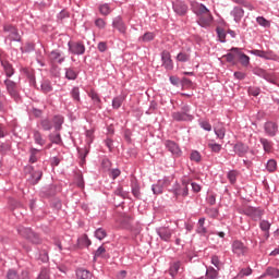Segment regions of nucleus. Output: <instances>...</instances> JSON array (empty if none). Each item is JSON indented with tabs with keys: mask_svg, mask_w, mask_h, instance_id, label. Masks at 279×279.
Wrapping results in <instances>:
<instances>
[{
	"mask_svg": "<svg viewBox=\"0 0 279 279\" xmlns=\"http://www.w3.org/2000/svg\"><path fill=\"white\" fill-rule=\"evenodd\" d=\"M192 10L194 14L197 16V23L201 25V27H210L213 25V21H215V17L213 16V13L206 5L202 3L194 2L192 3Z\"/></svg>",
	"mask_w": 279,
	"mask_h": 279,
	"instance_id": "f257e3e1",
	"label": "nucleus"
},
{
	"mask_svg": "<svg viewBox=\"0 0 279 279\" xmlns=\"http://www.w3.org/2000/svg\"><path fill=\"white\" fill-rule=\"evenodd\" d=\"M232 252L235 254V256L241 258V256H246L250 254V247H247V245H245V243L242 241L235 240L232 243Z\"/></svg>",
	"mask_w": 279,
	"mask_h": 279,
	"instance_id": "f03ea898",
	"label": "nucleus"
},
{
	"mask_svg": "<svg viewBox=\"0 0 279 279\" xmlns=\"http://www.w3.org/2000/svg\"><path fill=\"white\" fill-rule=\"evenodd\" d=\"M69 51L73 53V56H84L86 52V46L80 41H69Z\"/></svg>",
	"mask_w": 279,
	"mask_h": 279,
	"instance_id": "7ed1b4c3",
	"label": "nucleus"
},
{
	"mask_svg": "<svg viewBox=\"0 0 279 279\" xmlns=\"http://www.w3.org/2000/svg\"><path fill=\"white\" fill-rule=\"evenodd\" d=\"M19 232L22 236H24L25 239H28L31 243H35V245H38V243H40V238L38 236V234L34 233L32 229L21 228L19 229Z\"/></svg>",
	"mask_w": 279,
	"mask_h": 279,
	"instance_id": "20e7f679",
	"label": "nucleus"
},
{
	"mask_svg": "<svg viewBox=\"0 0 279 279\" xmlns=\"http://www.w3.org/2000/svg\"><path fill=\"white\" fill-rule=\"evenodd\" d=\"M4 86L9 93V95L11 97H13V99H19V85H16V83L10 78H7L4 81Z\"/></svg>",
	"mask_w": 279,
	"mask_h": 279,
	"instance_id": "39448f33",
	"label": "nucleus"
},
{
	"mask_svg": "<svg viewBox=\"0 0 279 279\" xmlns=\"http://www.w3.org/2000/svg\"><path fill=\"white\" fill-rule=\"evenodd\" d=\"M165 145L172 156H175L177 158H179V156H182V150L180 149V146H178L175 142L166 141Z\"/></svg>",
	"mask_w": 279,
	"mask_h": 279,
	"instance_id": "423d86ee",
	"label": "nucleus"
},
{
	"mask_svg": "<svg viewBox=\"0 0 279 279\" xmlns=\"http://www.w3.org/2000/svg\"><path fill=\"white\" fill-rule=\"evenodd\" d=\"M264 130H265L267 136L274 137V136H276V134H278V125L271 121L266 122L264 124Z\"/></svg>",
	"mask_w": 279,
	"mask_h": 279,
	"instance_id": "0eeeda50",
	"label": "nucleus"
},
{
	"mask_svg": "<svg viewBox=\"0 0 279 279\" xmlns=\"http://www.w3.org/2000/svg\"><path fill=\"white\" fill-rule=\"evenodd\" d=\"M157 234L160 236L162 241H171V236L173 234V230L167 228V227H161L157 230Z\"/></svg>",
	"mask_w": 279,
	"mask_h": 279,
	"instance_id": "6e6552de",
	"label": "nucleus"
},
{
	"mask_svg": "<svg viewBox=\"0 0 279 279\" xmlns=\"http://www.w3.org/2000/svg\"><path fill=\"white\" fill-rule=\"evenodd\" d=\"M112 26L120 32V34H123L125 36L128 32V26H125V23L121 17H116L112 22Z\"/></svg>",
	"mask_w": 279,
	"mask_h": 279,
	"instance_id": "1a4fd4ad",
	"label": "nucleus"
},
{
	"mask_svg": "<svg viewBox=\"0 0 279 279\" xmlns=\"http://www.w3.org/2000/svg\"><path fill=\"white\" fill-rule=\"evenodd\" d=\"M161 60L163 62V66L168 70L171 71L173 69V60H171V53L167 50H165L161 53Z\"/></svg>",
	"mask_w": 279,
	"mask_h": 279,
	"instance_id": "9d476101",
	"label": "nucleus"
},
{
	"mask_svg": "<svg viewBox=\"0 0 279 279\" xmlns=\"http://www.w3.org/2000/svg\"><path fill=\"white\" fill-rule=\"evenodd\" d=\"M4 32H9V38L11 40H15L19 43V40H21V35L19 34V31L12 26V25H5L4 26Z\"/></svg>",
	"mask_w": 279,
	"mask_h": 279,
	"instance_id": "9b49d317",
	"label": "nucleus"
},
{
	"mask_svg": "<svg viewBox=\"0 0 279 279\" xmlns=\"http://www.w3.org/2000/svg\"><path fill=\"white\" fill-rule=\"evenodd\" d=\"M174 195L177 197H186L189 195V182L183 181L182 185L174 190Z\"/></svg>",
	"mask_w": 279,
	"mask_h": 279,
	"instance_id": "f8f14e48",
	"label": "nucleus"
},
{
	"mask_svg": "<svg viewBox=\"0 0 279 279\" xmlns=\"http://www.w3.org/2000/svg\"><path fill=\"white\" fill-rule=\"evenodd\" d=\"M173 10L180 16H184V14L189 12V7H186L184 2H177L173 4Z\"/></svg>",
	"mask_w": 279,
	"mask_h": 279,
	"instance_id": "ddd939ff",
	"label": "nucleus"
},
{
	"mask_svg": "<svg viewBox=\"0 0 279 279\" xmlns=\"http://www.w3.org/2000/svg\"><path fill=\"white\" fill-rule=\"evenodd\" d=\"M49 59L53 64H62L64 57H62V53L58 52V50H53L50 52Z\"/></svg>",
	"mask_w": 279,
	"mask_h": 279,
	"instance_id": "4468645a",
	"label": "nucleus"
},
{
	"mask_svg": "<svg viewBox=\"0 0 279 279\" xmlns=\"http://www.w3.org/2000/svg\"><path fill=\"white\" fill-rule=\"evenodd\" d=\"M231 15L233 16L235 23H241V19H243V16L245 15V11H243V9L235 7L232 11H231Z\"/></svg>",
	"mask_w": 279,
	"mask_h": 279,
	"instance_id": "2eb2a0df",
	"label": "nucleus"
},
{
	"mask_svg": "<svg viewBox=\"0 0 279 279\" xmlns=\"http://www.w3.org/2000/svg\"><path fill=\"white\" fill-rule=\"evenodd\" d=\"M215 134L220 141H223L226 138V128L222 123H218L216 126H214Z\"/></svg>",
	"mask_w": 279,
	"mask_h": 279,
	"instance_id": "dca6fc26",
	"label": "nucleus"
},
{
	"mask_svg": "<svg viewBox=\"0 0 279 279\" xmlns=\"http://www.w3.org/2000/svg\"><path fill=\"white\" fill-rule=\"evenodd\" d=\"M246 215H248L253 219H260L263 217V210L254 207H250L246 209Z\"/></svg>",
	"mask_w": 279,
	"mask_h": 279,
	"instance_id": "f3484780",
	"label": "nucleus"
},
{
	"mask_svg": "<svg viewBox=\"0 0 279 279\" xmlns=\"http://www.w3.org/2000/svg\"><path fill=\"white\" fill-rule=\"evenodd\" d=\"M88 97H90V99L93 100L94 106H97V108L101 109V98H99V94H97V92L92 89L88 93Z\"/></svg>",
	"mask_w": 279,
	"mask_h": 279,
	"instance_id": "a211bd4d",
	"label": "nucleus"
},
{
	"mask_svg": "<svg viewBox=\"0 0 279 279\" xmlns=\"http://www.w3.org/2000/svg\"><path fill=\"white\" fill-rule=\"evenodd\" d=\"M227 62H236L239 58V48H232L231 52L225 56Z\"/></svg>",
	"mask_w": 279,
	"mask_h": 279,
	"instance_id": "6ab92c4d",
	"label": "nucleus"
},
{
	"mask_svg": "<svg viewBox=\"0 0 279 279\" xmlns=\"http://www.w3.org/2000/svg\"><path fill=\"white\" fill-rule=\"evenodd\" d=\"M1 64L7 77H12L14 75V68L8 61H1Z\"/></svg>",
	"mask_w": 279,
	"mask_h": 279,
	"instance_id": "aec40b11",
	"label": "nucleus"
},
{
	"mask_svg": "<svg viewBox=\"0 0 279 279\" xmlns=\"http://www.w3.org/2000/svg\"><path fill=\"white\" fill-rule=\"evenodd\" d=\"M76 277L77 279H90L93 278V274H90V271L83 269V268H78L76 270Z\"/></svg>",
	"mask_w": 279,
	"mask_h": 279,
	"instance_id": "412c9836",
	"label": "nucleus"
},
{
	"mask_svg": "<svg viewBox=\"0 0 279 279\" xmlns=\"http://www.w3.org/2000/svg\"><path fill=\"white\" fill-rule=\"evenodd\" d=\"M263 78L270 84H278V77L274 73L262 72Z\"/></svg>",
	"mask_w": 279,
	"mask_h": 279,
	"instance_id": "4be33fe9",
	"label": "nucleus"
},
{
	"mask_svg": "<svg viewBox=\"0 0 279 279\" xmlns=\"http://www.w3.org/2000/svg\"><path fill=\"white\" fill-rule=\"evenodd\" d=\"M234 151L239 156H245L247 154V146L241 143L235 144Z\"/></svg>",
	"mask_w": 279,
	"mask_h": 279,
	"instance_id": "5701e85b",
	"label": "nucleus"
},
{
	"mask_svg": "<svg viewBox=\"0 0 279 279\" xmlns=\"http://www.w3.org/2000/svg\"><path fill=\"white\" fill-rule=\"evenodd\" d=\"M52 123L54 125L56 131L59 132V130H62V123H64V118L62 116H56L52 119Z\"/></svg>",
	"mask_w": 279,
	"mask_h": 279,
	"instance_id": "b1692460",
	"label": "nucleus"
},
{
	"mask_svg": "<svg viewBox=\"0 0 279 279\" xmlns=\"http://www.w3.org/2000/svg\"><path fill=\"white\" fill-rule=\"evenodd\" d=\"M259 142L263 145L264 151H267V153L271 151V147H274V144L271 143V141L265 137H260Z\"/></svg>",
	"mask_w": 279,
	"mask_h": 279,
	"instance_id": "393cba45",
	"label": "nucleus"
},
{
	"mask_svg": "<svg viewBox=\"0 0 279 279\" xmlns=\"http://www.w3.org/2000/svg\"><path fill=\"white\" fill-rule=\"evenodd\" d=\"M238 60L241 62L242 66H247V64H250V58L241 52V50H238Z\"/></svg>",
	"mask_w": 279,
	"mask_h": 279,
	"instance_id": "a878e982",
	"label": "nucleus"
},
{
	"mask_svg": "<svg viewBox=\"0 0 279 279\" xmlns=\"http://www.w3.org/2000/svg\"><path fill=\"white\" fill-rule=\"evenodd\" d=\"M251 53H253V56H257L258 58H264L265 60L271 59V54L264 50H252Z\"/></svg>",
	"mask_w": 279,
	"mask_h": 279,
	"instance_id": "bb28decb",
	"label": "nucleus"
},
{
	"mask_svg": "<svg viewBox=\"0 0 279 279\" xmlns=\"http://www.w3.org/2000/svg\"><path fill=\"white\" fill-rule=\"evenodd\" d=\"M43 178V171H33L31 173L29 182L33 184H38V181Z\"/></svg>",
	"mask_w": 279,
	"mask_h": 279,
	"instance_id": "cd10ccee",
	"label": "nucleus"
},
{
	"mask_svg": "<svg viewBox=\"0 0 279 279\" xmlns=\"http://www.w3.org/2000/svg\"><path fill=\"white\" fill-rule=\"evenodd\" d=\"M230 184H236V178H239V171L230 170L227 174Z\"/></svg>",
	"mask_w": 279,
	"mask_h": 279,
	"instance_id": "c85d7f7f",
	"label": "nucleus"
},
{
	"mask_svg": "<svg viewBox=\"0 0 279 279\" xmlns=\"http://www.w3.org/2000/svg\"><path fill=\"white\" fill-rule=\"evenodd\" d=\"M132 193L136 199H141V185L137 182L132 183Z\"/></svg>",
	"mask_w": 279,
	"mask_h": 279,
	"instance_id": "c756f323",
	"label": "nucleus"
},
{
	"mask_svg": "<svg viewBox=\"0 0 279 279\" xmlns=\"http://www.w3.org/2000/svg\"><path fill=\"white\" fill-rule=\"evenodd\" d=\"M78 245L80 247H88L90 245V240L88 239V235L84 234L78 239Z\"/></svg>",
	"mask_w": 279,
	"mask_h": 279,
	"instance_id": "7c9ffc66",
	"label": "nucleus"
},
{
	"mask_svg": "<svg viewBox=\"0 0 279 279\" xmlns=\"http://www.w3.org/2000/svg\"><path fill=\"white\" fill-rule=\"evenodd\" d=\"M178 62H189L191 60V54L189 52L182 51L177 56Z\"/></svg>",
	"mask_w": 279,
	"mask_h": 279,
	"instance_id": "2f4dec72",
	"label": "nucleus"
},
{
	"mask_svg": "<svg viewBox=\"0 0 279 279\" xmlns=\"http://www.w3.org/2000/svg\"><path fill=\"white\" fill-rule=\"evenodd\" d=\"M65 77L66 80H77V72L73 68L66 69Z\"/></svg>",
	"mask_w": 279,
	"mask_h": 279,
	"instance_id": "473e14b6",
	"label": "nucleus"
},
{
	"mask_svg": "<svg viewBox=\"0 0 279 279\" xmlns=\"http://www.w3.org/2000/svg\"><path fill=\"white\" fill-rule=\"evenodd\" d=\"M205 221H206V218H199L198 227L196 229V232L198 234H206V227H204Z\"/></svg>",
	"mask_w": 279,
	"mask_h": 279,
	"instance_id": "72a5a7b5",
	"label": "nucleus"
},
{
	"mask_svg": "<svg viewBox=\"0 0 279 279\" xmlns=\"http://www.w3.org/2000/svg\"><path fill=\"white\" fill-rule=\"evenodd\" d=\"M266 169H267V171H269V173H274V171H276V169H278V163L276 162V160L270 159V160H268V162L266 165Z\"/></svg>",
	"mask_w": 279,
	"mask_h": 279,
	"instance_id": "f704fd0d",
	"label": "nucleus"
},
{
	"mask_svg": "<svg viewBox=\"0 0 279 279\" xmlns=\"http://www.w3.org/2000/svg\"><path fill=\"white\" fill-rule=\"evenodd\" d=\"M95 236H96V239H98V241H104V239H106V236H108V233L106 232V230L99 228L96 230Z\"/></svg>",
	"mask_w": 279,
	"mask_h": 279,
	"instance_id": "c9c22d12",
	"label": "nucleus"
},
{
	"mask_svg": "<svg viewBox=\"0 0 279 279\" xmlns=\"http://www.w3.org/2000/svg\"><path fill=\"white\" fill-rule=\"evenodd\" d=\"M266 276H270L271 278H279V270L274 267H268L266 269Z\"/></svg>",
	"mask_w": 279,
	"mask_h": 279,
	"instance_id": "e433bc0d",
	"label": "nucleus"
},
{
	"mask_svg": "<svg viewBox=\"0 0 279 279\" xmlns=\"http://www.w3.org/2000/svg\"><path fill=\"white\" fill-rule=\"evenodd\" d=\"M172 117L174 121H186L189 119V114L182 112H174Z\"/></svg>",
	"mask_w": 279,
	"mask_h": 279,
	"instance_id": "4c0bfd02",
	"label": "nucleus"
},
{
	"mask_svg": "<svg viewBox=\"0 0 279 279\" xmlns=\"http://www.w3.org/2000/svg\"><path fill=\"white\" fill-rule=\"evenodd\" d=\"M119 221H120L121 226H123V228H128V226H130V223H132V217L124 215L120 218Z\"/></svg>",
	"mask_w": 279,
	"mask_h": 279,
	"instance_id": "58836bf2",
	"label": "nucleus"
},
{
	"mask_svg": "<svg viewBox=\"0 0 279 279\" xmlns=\"http://www.w3.org/2000/svg\"><path fill=\"white\" fill-rule=\"evenodd\" d=\"M49 141H51L56 145H60V143H62V137L60 136V133L50 134Z\"/></svg>",
	"mask_w": 279,
	"mask_h": 279,
	"instance_id": "ea45409f",
	"label": "nucleus"
},
{
	"mask_svg": "<svg viewBox=\"0 0 279 279\" xmlns=\"http://www.w3.org/2000/svg\"><path fill=\"white\" fill-rule=\"evenodd\" d=\"M123 96H118L116 98H113L112 100V107L116 109V110H119V107L123 104Z\"/></svg>",
	"mask_w": 279,
	"mask_h": 279,
	"instance_id": "a19ab883",
	"label": "nucleus"
},
{
	"mask_svg": "<svg viewBox=\"0 0 279 279\" xmlns=\"http://www.w3.org/2000/svg\"><path fill=\"white\" fill-rule=\"evenodd\" d=\"M180 271V262H175L171 267H170V276L172 278H175V275Z\"/></svg>",
	"mask_w": 279,
	"mask_h": 279,
	"instance_id": "79ce46f5",
	"label": "nucleus"
},
{
	"mask_svg": "<svg viewBox=\"0 0 279 279\" xmlns=\"http://www.w3.org/2000/svg\"><path fill=\"white\" fill-rule=\"evenodd\" d=\"M190 160H193L194 162H201L202 161V155L197 150H193L190 156Z\"/></svg>",
	"mask_w": 279,
	"mask_h": 279,
	"instance_id": "37998d69",
	"label": "nucleus"
},
{
	"mask_svg": "<svg viewBox=\"0 0 279 279\" xmlns=\"http://www.w3.org/2000/svg\"><path fill=\"white\" fill-rule=\"evenodd\" d=\"M99 12L100 14H102V16H108V14H110L111 10H110V5L108 4H101L99 7Z\"/></svg>",
	"mask_w": 279,
	"mask_h": 279,
	"instance_id": "c03bdc74",
	"label": "nucleus"
},
{
	"mask_svg": "<svg viewBox=\"0 0 279 279\" xmlns=\"http://www.w3.org/2000/svg\"><path fill=\"white\" fill-rule=\"evenodd\" d=\"M29 162H38V149L33 148L31 149V157H29Z\"/></svg>",
	"mask_w": 279,
	"mask_h": 279,
	"instance_id": "a18cd8bd",
	"label": "nucleus"
},
{
	"mask_svg": "<svg viewBox=\"0 0 279 279\" xmlns=\"http://www.w3.org/2000/svg\"><path fill=\"white\" fill-rule=\"evenodd\" d=\"M216 32H217L220 43H226V31H223V28H221V27H218L216 29Z\"/></svg>",
	"mask_w": 279,
	"mask_h": 279,
	"instance_id": "49530a36",
	"label": "nucleus"
},
{
	"mask_svg": "<svg viewBox=\"0 0 279 279\" xmlns=\"http://www.w3.org/2000/svg\"><path fill=\"white\" fill-rule=\"evenodd\" d=\"M34 138H35V143H37V145H45V141L43 140V135L40 134V132L36 131L34 133Z\"/></svg>",
	"mask_w": 279,
	"mask_h": 279,
	"instance_id": "de8ad7c7",
	"label": "nucleus"
},
{
	"mask_svg": "<svg viewBox=\"0 0 279 279\" xmlns=\"http://www.w3.org/2000/svg\"><path fill=\"white\" fill-rule=\"evenodd\" d=\"M256 22L258 23V25H262V27H269V25H270L269 21H267V19H265L263 16H258L256 19Z\"/></svg>",
	"mask_w": 279,
	"mask_h": 279,
	"instance_id": "09e8293b",
	"label": "nucleus"
},
{
	"mask_svg": "<svg viewBox=\"0 0 279 279\" xmlns=\"http://www.w3.org/2000/svg\"><path fill=\"white\" fill-rule=\"evenodd\" d=\"M41 90H43V93H51L53 90V88L51 87V83H49L47 81L44 82L41 84Z\"/></svg>",
	"mask_w": 279,
	"mask_h": 279,
	"instance_id": "8fccbe9b",
	"label": "nucleus"
},
{
	"mask_svg": "<svg viewBox=\"0 0 279 279\" xmlns=\"http://www.w3.org/2000/svg\"><path fill=\"white\" fill-rule=\"evenodd\" d=\"M260 230H263L264 232H269V228H271V223H269V221L267 220H263L259 225Z\"/></svg>",
	"mask_w": 279,
	"mask_h": 279,
	"instance_id": "3c124183",
	"label": "nucleus"
},
{
	"mask_svg": "<svg viewBox=\"0 0 279 279\" xmlns=\"http://www.w3.org/2000/svg\"><path fill=\"white\" fill-rule=\"evenodd\" d=\"M207 278L215 279L218 276V272L215 268H208L206 271Z\"/></svg>",
	"mask_w": 279,
	"mask_h": 279,
	"instance_id": "603ef678",
	"label": "nucleus"
},
{
	"mask_svg": "<svg viewBox=\"0 0 279 279\" xmlns=\"http://www.w3.org/2000/svg\"><path fill=\"white\" fill-rule=\"evenodd\" d=\"M71 95L74 101H80V87H73Z\"/></svg>",
	"mask_w": 279,
	"mask_h": 279,
	"instance_id": "864d4df0",
	"label": "nucleus"
},
{
	"mask_svg": "<svg viewBox=\"0 0 279 279\" xmlns=\"http://www.w3.org/2000/svg\"><path fill=\"white\" fill-rule=\"evenodd\" d=\"M248 95H253V97H258L260 95V88L258 87H250Z\"/></svg>",
	"mask_w": 279,
	"mask_h": 279,
	"instance_id": "5fc2aeb1",
	"label": "nucleus"
},
{
	"mask_svg": "<svg viewBox=\"0 0 279 279\" xmlns=\"http://www.w3.org/2000/svg\"><path fill=\"white\" fill-rule=\"evenodd\" d=\"M101 167L105 169V171H110V167H112V163L109 159H102Z\"/></svg>",
	"mask_w": 279,
	"mask_h": 279,
	"instance_id": "6e6d98bb",
	"label": "nucleus"
},
{
	"mask_svg": "<svg viewBox=\"0 0 279 279\" xmlns=\"http://www.w3.org/2000/svg\"><path fill=\"white\" fill-rule=\"evenodd\" d=\"M8 279H21V276L16 274V270H9L7 274Z\"/></svg>",
	"mask_w": 279,
	"mask_h": 279,
	"instance_id": "4d7b16f0",
	"label": "nucleus"
},
{
	"mask_svg": "<svg viewBox=\"0 0 279 279\" xmlns=\"http://www.w3.org/2000/svg\"><path fill=\"white\" fill-rule=\"evenodd\" d=\"M251 274H252L251 268H244V269H242V270L239 272L238 277H239V278H245V276H251Z\"/></svg>",
	"mask_w": 279,
	"mask_h": 279,
	"instance_id": "13d9d810",
	"label": "nucleus"
},
{
	"mask_svg": "<svg viewBox=\"0 0 279 279\" xmlns=\"http://www.w3.org/2000/svg\"><path fill=\"white\" fill-rule=\"evenodd\" d=\"M154 195H160L162 193V185L160 183L153 185Z\"/></svg>",
	"mask_w": 279,
	"mask_h": 279,
	"instance_id": "bf43d9fd",
	"label": "nucleus"
},
{
	"mask_svg": "<svg viewBox=\"0 0 279 279\" xmlns=\"http://www.w3.org/2000/svg\"><path fill=\"white\" fill-rule=\"evenodd\" d=\"M38 279H49V270L47 268H43Z\"/></svg>",
	"mask_w": 279,
	"mask_h": 279,
	"instance_id": "052dcab7",
	"label": "nucleus"
},
{
	"mask_svg": "<svg viewBox=\"0 0 279 279\" xmlns=\"http://www.w3.org/2000/svg\"><path fill=\"white\" fill-rule=\"evenodd\" d=\"M153 38H154V33H146L143 35L141 40H143V43H149V40H151Z\"/></svg>",
	"mask_w": 279,
	"mask_h": 279,
	"instance_id": "680f3d73",
	"label": "nucleus"
},
{
	"mask_svg": "<svg viewBox=\"0 0 279 279\" xmlns=\"http://www.w3.org/2000/svg\"><path fill=\"white\" fill-rule=\"evenodd\" d=\"M95 25L99 27V29H104L106 27V21H104V19H97Z\"/></svg>",
	"mask_w": 279,
	"mask_h": 279,
	"instance_id": "e2e57ef3",
	"label": "nucleus"
},
{
	"mask_svg": "<svg viewBox=\"0 0 279 279\" xmlns=\"http://www.w3.org/2000/svg\"><path fill=\"white\" fill-rule=\"evenodd\" d=\"M211 264L215 265L218 269H221V262L219 260L218 256H213L211 257Z\"/></svg>",
	"mask_w": 279,
	"mask_h": 279,
	"instance_id": "0e129e2a",
	"label": "nucleus"
},
{
	"mask_svg": "<svg viewBox=\"0 0 279 279\" xmlns=\"http://www.w3.org/2000/svg\"><path fill=\"white\" fill-rule=\"evenodd\" d=\"M41 126L46 131H49L52 128L51 122L49 120H43L41 121Z\"/></svg>",
	"mask_w": 279,
	"mask_h": 279,
	"instance_id": "69168bd1",
	"label": "nucleus"
},
{
	"mask_svg": "<svg viewBox=\"0 0 279 279\" xmlns=\"http://www.w3.org/2000/svg\"><path fill=\"white\" fill-rule=\"evenodd\" d=\"M208 147L211 148V151H216V153L221 151V145H219V144H213V143H210V144H208Z\"/></svg>",
	"mask_w": 279,
	"mask_h": 279,
	"instance_id": "338daca9",
	"label": "nucleus"
},
{
	"mask_svg": "<svg viewBox=\"0 0 279 279\" xmlns=\"http://www.w3.org/2000/svg\"><path fill=\"white\" fill-rule=\"evenodd\" d=\"M201 128H203V130H206L207 132H210V130H213V125H210L207 121L201 122Z\"/></svg>",
	"mask_w": 279,
	"mask_h": 279,
	"instance_id": "774afa93",
	"label": "nucleus"
}]
</instances>
